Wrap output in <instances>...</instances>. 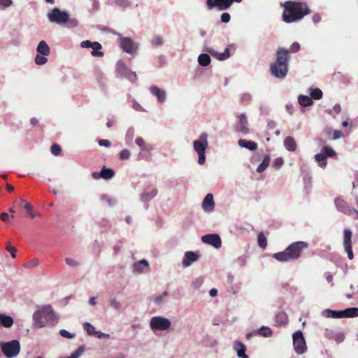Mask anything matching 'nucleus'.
<instances>
[{
	"instance_id": "f257e3e1",
	"label": "nucleus",
	"mask_w": 358,
	"mask_h": 358,
	"mask_svg": "<svg viewBox=\"0 0 358 358\" xmlns=\"http://www.w3.org/2000/svg\"><path fill=\"white\" fill-rule=\"evenodd\" d=\"M282 20L290 24L302 20L306 15L311 13V9L306 2L286 1L282 5Z\"/></svg>"
},
{
	"instance_id": "f03ea898",
	"label": "nucleus",
	"mask_w": 358,
	"mask_h": 358,
	"mask_svg": "<svg viewBox=\"0 0 358 358\" xmlns=\"http://www.w3.org/2000/svg\"><path fill=\"white\" fill-rule=\"evenodd\" d=\"M289 60V50L284 48H278L276 50V60L270 66L271 74L278 78H284L288 73Z\"/></svg>"
},
{
	"instance_id": "7ed1b4c3",
	"label": "nucleus",
	"mask_w": 358,
	"mask_h": 358,
	"mask_svg": "<svg viewBox=\"0 0 358 358\" xmlns=\"http://www.w3.org/2000/svg\"><path fill=\"white\" fill-rule=\"evenodd\" d=\"M308 248V243L304 241H296L291 243L284 251L276 252L273 257L281 262L297 260L301 256L303 250Z\"/></svg>"
},
{
	"instance_id": "20e7f679",
	"label": "nucleus",
	"mask_w": 358,
	"mask_h": 358,
	"mask_svg": "<svg viewBox=\"0 0 358 358\" xmlns=\"http://www.w3.org/2000/svg\"><path fill=\"white\" fill-rule=\"evenodd\" d=\"M0 348L3 355L7 358H13L18 355L21 345L17 340L0 343Z\"/></svg>"
},
{
	"instance_id": "39448f33",
	"label": "nucleus",
	"mask_w": 358,
	"mask_h": 358,
	"mask_svg": "<svg viewBox=\"0 0 358 358\" xmlns=\"http://www.w3.org/2000/svg\"><path fill=\"white\" fill-rule=\"evenodd\" d=\"M293 346L296 354H304L307 350V346L303 333L299 330L292 335Z\"/></svg>"
},
{
	"instance_id": "423d86ee",
	"label": "nucleus",
	"mask_w": 358,
	"mask_h": 358,
	"mask_svg": "<svg viewBox=\"0 0 358 358\" xmlns=\"http://www.w3.org/2000/svg\"><path fill=\"white\" fill-rule=\"evenodd\" d=\"M116 72L117 76L126 78L131 82H135L137 80L136 73L129 69L122 60L117 62Z\"/></svg>"
},
{
	"instance_id": "0eeeda50",
	"label": "nucleus",
	"mask_w": 358,
	"mask_h": 358,
	"mask_svg": "<svg viewBox=\"0 0 358 358\" xmlns=\"http://www.w3.org/2000/svg\"><path fill=\"white\" fill-rule=\"evenodd\" d=\"M243 0H206V6L208 10L216 8L218 10H227L234 2L241 3Z\"/></svg>"
},
{
	"instance_id": "6e6552de",
	"label": "nucleus",
	"mask_w": 358,
	"mask_h": 358,
	"mask_svg": "<svg viewBox=\"0 0 358 358\" xmlns=\"http://www.w3.org/2000/svg\"><path fill=\"white\" fill-rule=\"evenodd\" d=\"M68 15L67 12L62 11L60 9L55 8L48 13V17L51 22L61 24H64L68 20Z\"/></svg>"
},
{
	"instance_id": "1a4fd4ad",
	"label": "nucleus",
	"mask_w": 358,
	"mask_h": 358,
	"mask_svg": "<svg viewBox=\"0 0 358 358\" xmlns=\"http://www.w3.org/2000/svg\"><path fill=\"white\" fill-rule=\"evenodd\" d=\"M150 325L153 330L165 331L170 328L171 322L166 318L155 316L151 318Z\"/></svg>"
},
{
	"instance_id": "9d476101",
	"label": "nucleus",
	"mask_w": 358,
	"mask_h": 358,
	"mask_svg": "<svg viewBox=\"0 0 358 358\" xmlns=\"http://www.w3.org/2000/svg\"><path fill=\"white\" fill-rule=\"evenodd\" d=\"M352 232L350 229L343 230V248L348 254V257L352 260L354 258L352 247Z\"/></svg>"
},
{
	"instance_id": "9b49d317",
	"label": "nucleus",
	"mask_w": 358,
	"mask_h": 358,
	"mask_svg": "<svg viewBox=\"0 0 358 358\" xmlns=\"http://www.w3.org/2000/svg\"><path fill=\"white\" fill-rule=\"evenodd\" d=\"M193 146L197 154L206 153V150L208 147V134L206 133L201 134L199 139L194 141Z\"/></svg>"
},
{
	"instance_id": "f8f14e48",
	"label": "nucleus",
	"mask_w": 358,
	"mask_h": 358,
	"mask_svg": "<svg viewBox=\"0 0 358 358\" xmlns=\"http://www.w3.org/2000/svg\"><path fill=\"white\" fill-rule=\"evenodd\" d=\"M120 45L124 52L129 54L135 52L138 48L131 38L122 36L120 37Z\"/></svg>"
},
{
	"instance_id": "ddd939ff",
	"label": "nucleus",
	"mask_w": 358,
	"mask_h": 358,
	"mask_svg": "<svg viewBox=\"0 0 358 358\" xmlns=\"http://www.w3.org/2000/svg\"><path fill=\"white\" fill-rule=\"evenodd\" d=\"M43 318L45 321L51 325H55L57 323L58 319L56 317L52 308L50 306H45L42 308Z\"/></svg>"
},
{
	"instance_id": "4468645a",
	"label": "nucleus",
	"mask_w": 358,
	"mask_h": 358,
	"mask_svg": "<svg viewBox=\"0 0 358 358\" xmlns=\"http://www.w3.org/2000/svg\"><path fill=\"white\" fill-rule=\"evenodd\" d=\"M203 243L209 244L215 248H220L222 245L220 237L215 234L204 235L201 237Z\"/></svg>"
},
{
	"instance_id": "2eb2a0df",
	"label": "nucleus",
	"mask_w": 358,
	"mask_h": 358,
	"mask_svg": "<svg viewBox=\"0 0 358 358\" xmlns=\"http://www.w3.org/2000/svg\"><path fill=\"white\" fill-rule=\"evenodd\" d=\"M19 206H20V208H24L27 211L29 217L31 219H34V218H36V217H41L40 214L39 213H36L34 212V206L30 203H29L26 199H20V204H19Z\"/></svg>"
},
{
	"instance_id": "dca6fc26",
	"label": "nucleus",
	"mask_w": 358,
	"mask_h": 358,
	"mask_svg": "<svg viewBox=\"0 0 358 358\" xmlns=\"http://www.w3.org/2000/svg\"><path fill=\"white\" fill-rule=\"evenodd\" d=\"M334 203L336 208L339 211L346 215H351V209L350 208L348 204L345 200H343L341 198H336L335 199Z\"/></svg>"
},
{
	"instance_id": "f3484780",
	"label": "nucleus",
	"mask_w": 358,
	"mask_h": 358,
	"mask_svg": "<svg viewBox=\"0 0 358 358\" xmlns=\"http://www.w3.org/2000/svg\"><path fill=\"white\" fill-rule=\"evenodd\" d=\"M199 259V255L192 251H188L185 253V257L182 260V264L184 267H187L190 266V264Z\"/></svg>"
},
{
	"instance_id": "a211bd4d",
	"label": "nucleus",
	"mask_w": 358,
	"mask_h": 358,
	"mask_svg": "<svg viewBox=\"0 0 358 358\" xmlns=\"http://www.w3.org/2000/svg\"><path fill=\"white\" fill-rule=\"evenodd\" d=\"M214 206L213 196L212 194L209 193L204 198L202 207L206 212H211L214 208Z\"/></svg>"
},
{
	"instance_id": "6ab92c4d",
	"label": "nucleus",
	"mask_w": 358,
	"mask_h": 358,
	"mask_svg": "<svg viewBox=\"0 0 358 358\" xmlns=\"http://www.w3.org/2000/svg\"><path fill=\"white\" fill-rule=\"evenodd\" d=\"M234 349L236 351L238 357L249 358V357L245 354L246 347L243 343L236 341L234 344Z\"/></svg>"
},
{
	"instance_id": "aec40b11",
	"label": "nucleus",
	"mask_w": 358,
	"mask_h": 358,
	"mask_svg": "<svg viewBox=\"0 0 358 358\" xmlns=\"http://www.w3.org/2000/svg\"><path fill=\"white\" fill-rule=\"evenodd\" d=\"M239 119V129L238 131H241L243 134H247L249 132L248 123L247 120V117L245 114H241L238 116Z\"/></svg>"
},
{
	"instance_id": "412c9836",
	"label": "nucleus",
	"mask_w": 358,
	"mask_h": 358,
	"mask_svg": "<svg viewBox=\"0 0 358 358\" xmlns=\"http://www.w3.org/2000/svg\"><path fill=\"white\" fill-rule=\"evenodd\" d=\"M151 93L156 96L159 102H163L166 99V92L164 90H162L157 86H153L150 89Z\"/></svg>"
},
{
	"instance_id": "4be33fe9",
	"label": "nucleus",
	"mask_w": 358,
	"mask_h": 358,
	"mask_svg": "<svg viewBox=\"0 0 358 358\" xmlns=\"http://www.w3.org/2000/svg\"><path fill=\"white\" fill-rule=\"evenodd\" d=\"M284 145L285 148L290 152H294L297 148L295 140L291 136H287L285 138Z\"/></svg>"
},
{
	"instance_id": "5701e85b",
	"label": "nucleus",
	"mask_w": 358,
	"mask_h": 358,
	"mask_svg": "<svg viewBox=\"0 0 358 358\" xmlns=\"http://www.w3.org/2000/svg\"><path fill=\"white\" fill-rule=\"evenodd\" d=\"M209 52L212 55L213 57L216 58L220 61H223L228 59L230 57V51L229 48H226L224 52L220 53L216 51L210 50Z\"/></svg>"
},
{
	"instance_id": "b1692460",
	"label": "nucleus",
	"mask_w": 358,
	"mask_h": 358,
	"mask_svg": "<svg viewBox=\"0 0 358 358\" xmlns=\"http://www.w3.org/2000/svg\"><path fill=\"white\" fill-rule=\"evenodd\" d=\"M238 143L241 147L245 148L252 151L257 149V144L254 141L240 139Z\"/></svg>"
},
{
	"instance_id": "393cba45",
	"label": "nucleus",
	"mask_w": 358,
	"mask_h": 358,
	"mask_svg": "<svg viewBox=\"0 0 358 358\" xmlns=\"http://www.w3.org/2000/svg\"><path fill=\"white\" fill-rule=\"evenodd\" d=\"M37 51L43 56H48L50 53V49L45 41H41L38 45Z\"/></svg>"
},
{
	"instance_id": "a878e982",
	"label": "nucleus",
	"mask_w": 358,
	"mask_h": 358,
	"mask_svg": "<svg viewBox=\"0 0 358 358\" xmlns=\"http://www.w3.org/2000/svg\"><path fill=\"white\" fill-rule=\"evenodd\" d=\"M13 324V320L10 316L0 313V327L9 328Z\"/></svg>"
},
{
	"instance_id": "bb28decb",
	"label": "nucleus",
	"mask_w": 358,
	"mask_h": 358,
	"mask_svg": "<svg viewBox=\"0 0 358 358\" xmlns=\"http://www.w3.org/2000/svg\"><path fill=\"white\" fill-rule=\"evenodd\" d=\"M157 194V190L155 188H152L146 190L141 194L142 201L146 202L154 198Z\"/></svg>"
},
{
	"instance_id": "cd10ccee",
	"label": "nucleus",
	"mask_w": 358,
	"mask_h": 358,
	"mask_svg": "<svg viewBox=\"0 0 358 358\" xmlns=\"http://www.w3.org/2000/svg\"><path fill=\"white\" fill-rule=\"evenodd\" d=\"M43 317L42 308L39 310L36 311L33 315V320L34 321L35 325L41 328L44 326L43 322L42 321V318Z\"/></svg>"
},
{
	"instance_id": "c85d7f7f",
	"label": "nucleus",
	"mask_w": 358,
	"mask_h": 358,
	"mask_svg": "<svg viewBox=\"0 0 358 358\" xmlns=\"http://www.w3.org/2000/svg\"><path fill=\"white\" fill-rule=\"evenodd\" d=\"M343 317H358V308H348L342 310Z\"/></svg>"
},
{
	"instance_id": "c756f323",
	"label": "nucleus",
	"mask_w": 358,
	"mask_h": 358,
	"mask_svg": "<svg viewBox=\"0 0 358 358\" xmlns=\"http://www.w3.org/2000/svg\"><path fill=\"white\" fill-rule=\"evenodd\" d=\"M287 314L283 312L280 311L279 312L276 316H275V322L279 326H284L287 323Z\"/></svg>"
},
{
	"instance_id": "7c9ffc66",
	"label": "nucleus",
	"mask_w": 358,
	"mask_h": 358,
	"mask_svg": "<svg viewBox=\"0 0 358 358\" xmlns=\"http://www.w3.org/2000/svg\"><path fill=\"white\" fill-rule=\"evenodd\" d=\"M299 103L302 106H310L313 103L312 99L306 95H300L298 97Z\"/></svg>"
},
{
	"instance_id": "2f4dec72",
	"label": "nucleus",
	"mask_w": 358,
	"mask_h": 358,
	"mask_svg": "<svg viewBox=\"0 0 358 358\" xmlns=\"http://www.w3.org/2000/svg\"><path fill=\"white\" fill-rule=\"evenodd\" d=\"M102 46L99 42H93V45L91 48H92V51L91 52L92 55L94 57H103V52L100 51Z\"/></svg>"
},
{
	"instance_id": "473e14b6",
	"label": "nucleus",
	"mask_w": 358,
	"mask_h": 358,
	"mask_svg": "<svg viewBox=\"0 0 358 358\" xmlns=\"http://www.w3.org/2000/svg\"><path fill=\"white\" fill-rule=\"evenodd\" d=\"M100 175L102 178L105 180H108L111 179L114 176L115 173L113 169H108L103 166L100 171Z\"/></svg>"
},
{
	"instance_id": "72a5a7b5",
	"label": "nucleus",
	"mask_w": 358,
	"mask_h": 358,
	"mask_svg": "<svg viewBox=\"0 0 358 358\" xmlns=\"http://www.w3.org/2000/svg\"><path fill=\"white\" fill-rule=\"evenodd\" d=\"M148 262L145 259L138 261L134 264V271H136L138 273H141L145 268H148Z\"/></svg>"
},
{
	"instance_id": "f704fd0d",
	"label": "nucleus",
	"mask_w": 358,
	"mask_h": 358,
	"mask_svg": "<svg viewBox=\"0 0 358 358\" xmlns=\"http://www.w3.org/2000/svg\"><path fill=\"white\" fill-rule=\"evenodd\" d=\"M210 56L206 53L201 54L198 58L199 64L202 66H207L210 64Z\"/></svg>"
},
{
	"instance_id": "c9c22d12",
	"label": "nucleus",
	"mask_w": 358,
	"mask_h": 358,
	"mask_svg": "<svg viewBox=\"0 0 358 358\" xmlns=\"http://www.w3.org/2000/svg\"><path fill=\"white\" fill-rule=\"evenodd\" d=\"M270 163V157L269 155H266L262 162V163L259 165V166L257 169V171L258 173H262L264 172L266 168L268 166Z\"/></svg>"
},
{
	"instance_id": "e433bc0d",
	"label": "nucleus",
	"mask_w": 358,
	"mask_h": 358,
	"mask_svg": "<svg viewBox=\"0 0 358 358\" xmlns=\"http://www.w3.org/2000/svg\"><path fill=\"white\" fill-rule=\"evenodd\" d=\"M315 159L320 167L327 166V157L324 153L320 152L315 155Z\"/></svg>"
},
{
	"instance_id": "4c0bfd02",
	"label": "nucleus",
	"mask_w": 358,
	"mask_h": 358,
	"mask_svg": "<svg viewBox=\"0 0 358 358\" xmlns=\"http://www.w3.org/2000/svg\"><path fill=\"white\" fill-rule=\"evenodd\" d=\"M322 153H324L326 157H336V152L334 151L333 148L329 146L324 145L321 150Z\"/></svg>"
},
{
	"instance_id": "58836bf2",
	"label": "nucleus",
	"mask_w": 358,
	"mask_h": 358,
	"mask_svg": "<svg viewBox=\"0 0 358 358\" xmlns=\"http://www.w3.org/2000/svg\"><path fill=\"white\" fill-rule=\"evenodd\" d=\"M136 143L141 148V150L145 151H150L152 150V146L150 145H146L145 141L141 137H138L136 139Z\"/></svg>"
},
{
	"instance_id": "ea45409f",
	"label": "nucleus",
	"mask_w": 358,
	"mask_h": 358,
	"mask_svg": "<svg viewBox=\"0 0 358 358\" xmlns=\"http://www.w3.org/2000/svg\"><path fill=\"white\" fill-rule=\"evenodd\" d=\"M310 98L315 100H319L322 98L323 93L319 88H314L310 90Z\"/></svg>"
},
{
	"instance_id": "a19ab883",
	"label": "nucleus",
	"mask_w": 358,
	"mask_h": 358,
	"mask_svg": "<svg viewBox=\"0 0 358 358\" xmlns=\"http://www.w3.org/2000/svg\"><path fill=\"white\" fill-rule=\"evenodd\" d=\"M327 313V317H332V318H342L343 314L342 310H327L325 311Z\"/></svg>"
},
{
	"instance_id": "79ce46f5",
	"label": "nucleus",
	"mask_w": 358,
	"mask_h": 358,
	"mask_svg": "<svg viewBox=\"0 0 358 358\" xmlns=\"http://www.w3.org/2000/svg\"><path fill=\"white\" fill-rule=\"evenodd\" d=\"M257 241H258V245L261 248L264 249L266 248L267 241H266V238L265 237L263 232L259 233Z\"/></svg>"
},
{
	"instance_id": "37998d69",
	"label": "nucleus",
	"mask_w": 358,
	"mask_h": 358,
	"mask_svg": "<svg viewBox=\"0 0 358 358\" xmlns=\"http://www.w3.org/2000/svg\"><path fill=\"white\" fill-rule=\"evenodd\" d=\"M83 328L90 336H94L96 334H97V331H95L94 326L89 322H85L83 324Z\"/></svg>"
},
{
	"instance_id": "c03bdc74",
	"label": "nucleus",
	"mask_w": 358,
	"mask_h": 358,
	"mask_svg": "<svg viewBox=\"0 0 358 358\" xmlns=\"http://www.w3.org/2000/svg\"><path fill=\"white\" fill-rule=\"evenodd\" d=\"M257 333L264 337H270L272 335L271 329L267 327H262Z\"/></svg>"
},
{
	"instance_id": "a18cd8bd",
	"label": "nucleus",
	"mask_w": 358,
	"mask_h": 358,
	"mask_svg": "<svg viewBox=\"0 0 358 358\" xmlns=\"http://www.w3.org/2000/svg\"><path fill=\"white\" fill-rule=\"evenodd\" d=\"M51 153L55 156H59L61 154L62 148L59 145L54 143L50 148Z\"/></svg>"
},
{
	"instance_id": "49530a36",
	"label": "nucleus",
	"mask_w": 358,
	"mask_h": 358,
	"mask_svg": "<svg viewBox=\"0 0 358 358\" xmlns=\"http://www.w3.org/2000/svg\"><path fill=\"white\" fill-rule=\"evenodd\" d=\"M84 352V346H80L71 356L66 358H79Z\"/></svg>"
},
{
	"instance_id": "de8ad7c7",
	"label": "nucleus",
	"mask_w": 358,
	"mask_h": 358,
	"mask_svg": "<svg viewBox=\"0 0 358 358\" xmlns=\"http://www.w3.org/2000/svg\"><path fill=\"white\" fill-rule=\"evenodd\" d=\"M115 3L117 6L124 8L131 6V2L129 0H115Z\"/></svg>"
},
{
	"instance_id": "09e8293b",
	"label": "nucleus",
	"mask_w": 358,
	"mask_h": 358,
	"mask_svg": "<svg viewBox=\"0 0 358 358\" xmlns=\"http://www.w3.org/2000/svg\"><path fill=\"white\" fill-rule=\"evenodd\" d=\"M34 61L37 65H43V64H45L48 62V59L43 55H37L35 57Z\"/></svg>"
},
{
	"instance_id": "8fccbe9b",
	"label": "nucleus",
	"mask_w": 358,
	"mask_h": 358,
	"mask_svg": "<svg viewBox=\"0 0 358 358\" xmlns=\"http://www.w3.org/2000/svg\"><path fill=\"white\" fill-rule=\"evenodd\" d=\"M67 24L68 27L73 28L78 26V22L76 19L70 18L69 15H68V20L65 22Z\"/></svg>"
},
{
	"instance_id": "3c124183",
	"label": "nucleus",
	"mask_w": 358,
	"mask_h": 358,
	"mask_svg": "<svg viewBox=\"0 0 358 358\" xmlns=\"http://www.w3.org/2000/svg\"><path fill=\"white\" fill-rule=\"evenodd\" d=\"M130 151L127 149L122 150L120 153V159L122 160L128 159L130 157Z\"/></svg>"
},
{
	"instance_id": "603ef678",
	"label": "nucleus",
	"mask_w": 358,
	"mask_h": 358,
	"mask_svg": "<svg viewBox=\"0 0 358 358\" xmlns=\"http://www.w3.org/2000/svg\"><path fill=\"white\" fill-rule=\"evenodd\" d=\"M101 201L106 203L108 206H112L114 204V201L112 198L106 195L101 196Z\"/></svg>"
},
{
	"instance_id": "864d4df0",
	"label": "nucleus",
	"mask_w": 358,
	"mask_h": 358,
	"mask_svg": "<svg viewBox=\"0 0 358 358\" xmlns=\"http://www.w3.org/2000/svg\"><path fill=\"white\" fill-rule=\"evenodd\" d=\"M59 334L62 337L66 338H73L76 336V335L74 334H71L65 329H61L59 331Z\"/></svg>"
},
{
	"instance_id": "5fc2aeb1",
	"label": "nucleus",
	"mask_w": 358,
	"mask_h": 358,
	"mask_svg": "<svg viewBox=\"0 0 358 358\" xmlns=\"http://www.w3.org/2000/svg\"><path fill=\"white\" fill-rule=\"evenodd\" d=\"M13 4V0H0V9L6 8Z\"/></svg>"
},
{
	"instance_id": "6e6d98bb",
	"label": "nucleus",
	"mask_w": 358,
	"mask_h": 358,
	"mask_svg": "<svg viewBox=\"0 0 358 358\" xmlns=\"http://www.w3.org/2000/svg\"><path fill=\"white\" fill-rule=\"evenodd\" d=\"M65 262L70 266L77 267L79 266V263L77 261L69 257L65 259Z\"/></svg>"
},
{
	"instance_id": "4d7b16f0",
	"label": "nucleus",
	"mask_w": 358,
	"mask_h": 358,
	"mask_svg": "<svg viewBox=\"0 0 358 358\" xmlns=\"http://www.w3.org/2000/svg\"><path fill=\"white\" fill-rule=\"evenodd\" d=\"M110 306L115 310H119L121 307V303L116 299H113L110 300Z\"/></svg>"
},
{
	"instance_id": "13d9d810",
	"label": "nucleus",
	"mask_w": 358,
	"mask_h": 358,
	"mask_svg": "<svg viewBox=\"0 0 358 358\" xmlns=\"http://www.w3.org/2000/svg\"><path fill=\"white\" fill-rule=\"evenodd\" d=\"M283 164V159L282 158H277L275 159L273 166L275 169H279Z\"/></svg>"
},
{
	"instance_id": "bf43d9fd",
	"label": "nucleus",
	"mask_w": 358,
	"mask_h": 358,
	"mask_svg": "<svg viewBox=\"0 0 358 358\" xmlns=\"http://www.w3.org/2000/svg\"><path fill=\"white\" fill-rule=\"evenodd\" d=\"M152 42L154 45L157 46L163 43V39L159 36H155L152 38Z\"/></svg>"
},
{
	"instance_id": "052dcab7",
	"label": "nucleus",
	"mask_w": 358,
	"mask_h": 358,
	"mask_svg": "<svg viewBox=\"0 0 358 358\" xmlns=\"http://www.w3.org/2000/svg\"><path fill=\"white\" fill-rule=\"evenodd\" d=\"M38 264V260L37 259H34L29 261L27 263H26L24 264V266L27 267V268H32V267L37 266Z\"/></svg>"
},
{
	"instance_id": "680f3d73",
	"label": "nucleus",
	"mask_w": 358,
	"mask_h": 358,
	"mask_svg": "<svg viewBox=\"0 0 358 358\" xmlns=\"http://www.w3.org/2000/svg\"><path fill=\"white\" fill-rule=\"evenodd\" d=\"M300 44L299 43H293L290 46V52H297L300 50Z\"/></svg>"
},
{
	"instance_id": "e2e57ef3",
	"label": "nucleus",
	"mask_w": 358,
	"mask_h": 358,
	"mask_svg": "<svg viewBox=\"0 0 358 358\" xmlns=\"http://www.w3.org/2000/svg\"><path fill=\"white\" fill-rule=\"evenodd\" d=\"M6 250L10 252V255L12 256L13 258H15L16 255H15V253H16V248L10 245H8L6 246Z\"/></svg>"
},
{
	"instance_id": "0e129e2a",
	"label": "nucleus",
	"mask_w": 358,
	"mask_h": 358,
	"mask_svg": "<svg viewBox=\"0 0 358 358\" xmlns=\"http://www.w3.org/2000/svg\"><path fill=\"white\" fill-rule=\"evenodd\" d=\"M231 20V16L228 13H223L221 15V21L223 23H228Z\"/></svg>"
},
{
	"instance_id": "69168bd1",
	"label": "nucleus",
	"mask_w": 358,
	"mask_h": 358,
	"mask_svg": "<svg viewBox=\"0 0 358 358\" xmlns=\"http://www.w3.org/2000/svg\"><path fill=\"white\" fill-rule=\"evenodd\" d=\"M80 45L82 48H92L93 45V42H91L88 40L83 41V42H81Z\"/></svg>"
},
{
	"instance_id": "338daca9",
	"label": "nucleus",
	"mask_w": 358,
	"mask_h": 358,
	"mask_svg": "<svg viewBox=\"0 0 358 358\" xmlns=\"http://www.w3.org/2000/svg\"><path fill=\"white\" fill-rule=\"evenodd\" d=\"M199 160L198 162L199 164L202 165L205 163L206 161V153H198Z\"/></svg>"
},
{
	"instance_id": "774afa93",
	"label": "nucleus",
	"mask_w": 358,
	"mask_h": 358,
	"mask_svg": "<svg viewBox=\"0 0 358 358\" xmlns=\"http://www.w3.org/2000/svg\"><path fill=\"white\" fill-rule=\"evenodd\" d=\"M99 144L101 146L109 147L110 145V142L107 139H101L99 141Z\"/></svg>"
}]
</instances>
